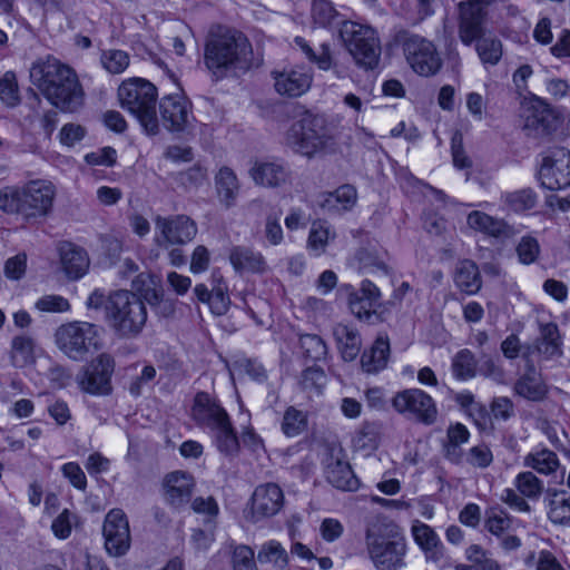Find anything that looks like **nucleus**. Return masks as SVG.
<instances>
[{
	"label": "nucleus",
	"instance_id": "obj_1",
	"mask_svg": "<svg viewBox=\"0 0 570 570\" xmlns=\"http://www.w3.org/2000/svg\"><path fill=\"white\" fill-rule=\"evenodd\" d=\"M30 80L52 106L63 112H75L85 102V90L76 71L53 57L33 62Z\"/></svg>",
	"mask_w": 570,
	"mask_h": 570
},
{
	"label": "nucleus",
	"instance_id": "obj_2",
	"mask_svg": "<svg viewBox=\"0 0 570 570\" xmlns=\"http://www.w3.org/2000/svg\"><path fill=\"white\" fill-rule=\"evenodd\" d=\"M252 45L240 32L226 27H215L205 43L204 62L210 73L222 79L232 70L248 68Z\"/></svg>",
	"mask_w": 570,
	"mask_h": 570
},
{
	"label": "nucleus",
	"instance_id": "obj_3",
	"mask_svg": "<svg viewBox=\"0 0 570 570\" xmlns=\"http://www.w3.org/2000/svg\"><path fill=\"white\" fill-rule=\"evenodd\" d=\"M190 416L195 424L206 431L219 452L234 455L239 442L230 417L220 402L207 392H198L193 402Z\"/></svg>",
	"mask_w": 570,
	"mask_h": 570
},
{
	"label": "nucleus",
	"instance_id": "obj_4",
	"mask_svg": "<svg viewBox=\"0 0 570 570\" xmlns=\"http://www.w3.org/2000/svg\"><path fill=\"white\" fill-rule=\"evenodd\" d=\"M365 543L376 570H400L405 567L406 541L394 522L379 518L371 521Z\"/></svg>",
	"mask_w": 570,
	"mask_h": 570
},
{
	"label": "nucleus",
	"instance_id": "obj_5",
	"mask_svg": "<svg viewBox=\"0 0 570 570\" xmlns=\"http://www.w3.org/2000/svg\"><path fill=\"white\" fill-rule=\"evenodd\" d=\"M157 95V88L141 78L126 80L118 88L121 107L138 119L148 135L159 132L156 115Z\"/></svg>",
	"mask_w": 570,
	"mask_h": 570
},
{
	"label": "nucleus",
	"instance_id": "obj_6",
	"mask_svg": "<svg viewBox=\"0 0 570 570\" xmlns=\"http://www.w3.org/2000/svg\"><path fill=\"white\" fill-rule=\"evenodd\" d=\"M105 311L109 325L121 337L137 336L147 321L145 304L129 291L112 293L107 299Z\"/></svg>",
	"mask_w": 570,
	"mask_h": 570
},
{
	"label": "nucleus",
	"instance_id": "obj_7",
	"mask_svg": "<svg viewBox=\"0 0 570 570\" xmlns=\"http://www.w3.org/2000/svg\"><path fill=\"white\" fill-rule=\"evenodd\" d=\"M330 141L331 135L325 119L308 111L291 126L285 136L286 145L306 157L322 153Z\"/></svg>",
	"mask_w": 570,
	"mask_h": 570
},
{
	"label": "nucleus",
	"instance_id": "obj_8",
	"mask_svg": "<svg viewBox=\"0 0 570 570\" xmlns=\"http://www.w3.org/2000/svg\"><path fill=\"white\" fill-rule=\"evenodd\" d=\"M340 36L355 63L364 70H373L381 58V42L376 30L357 22H344Z\"/></svg>",
	"mask_w": 570,
	"mask_h": 570
},
{
	"label": "nucleus",
	"instance_id": "obj_9",
	"mask_svg": "<svg viewBox=\"0 0 570 570\" xmlns=\"http://www.w3.org/2000/svg\"><path fill=\"white\" fill-rule=\"evenodd\" d=\"M394 43L402 47L406 61L417 75L429 77L441 69L442 60L432 41L400 30L394 36Z\"/></svg>",
	"mask_w": 570,
	"mask_h": 570
},
{
	"label": "nucleus",
	"instance_id": "obj_10",
	"mask_svg": "<svg viewBox=\"0 0 570 570\" xmlns=\"http://www.w3.org/2000/svg\"><path fill=\"white\" fill-rule=\"evenodd\" d=\"M98 328L89 322L73 321L55 332L57 347L70 360L82 361L97 347Z\"/></svg>",
	"mask_w": 570,
	"mask_h": 570
},
{
	"label": "nucleus",
	"instance_id": "obj_11",
	"mask_svg": "<svg viewBox=\"0 0 570 570\" xmlns=\"http://www.w3.org/2000/svg\"><path fill=\"white\" fill-rule=\"evenodd\" d=\"M392 406L399 414L425 425L433 424L438 419L435 401L421 389H406L397 392L392 399Z\"/></svg>",
	"mask_w": 570,
	"mask_h": 570
},
{
	"label": "nucleus",
	"instance_id": "obj_12",
	"mask_svg": "<svg viewBox=\"0 0 570 570\" xmlns=\"http://www.w3.org/2000/svg\"><path fill=\"white\" fill-rule=\"evenodd\" d=\"M514 489L502 491L500 500L517 512L529 513L531 507L527 500L538 501L544 492V483L532 471H523L513 480Z\"/></svg>",
	"mask_w": 570,
	"mask_h": 570
},
{
	"label": "nucleus",
	"instance_id": "obj_13",
	"mask_svg": "<svg viewBox=\"0 0 570 570\" xmlns=\"http://www.w3.org/2000/svg\"><path fill=\"white\" fill-rule=\"evenodd\" d=\"M196 223L186 215L157 216L155 218V242L159 247L185 245L197 235Z\"/></svg>",
	"mask_w": 570,
	"mask_h": 570
},
{
	"label": "nucleus",
	"instance_id": "obj_14",
	"mask_svg": "<svg viewBox=\"0 0 570 570\" xmlns=\"http://www.w3.org/2000/svg\"><path fill=\"white\" fill-rule=\"evenodd\" d=\"M487 6L484 0H465L458 4V33L464 46L469 47L484 36Z\"/></svg>",
	"mask_w": 570,
	"mask_h": 570
},
{
	"label": "nucleus",
	"instance_id": "obj_15",
	"mask_svg": "<svg viewBox=\"0 0 570 570\" xmlns=\"http://www.w3.org/2000/svg\"><path fill=\"white\" fill-rule=\"evenodd\" d=\"M275 91L285 98H298L312 87L313 71L303 65L286 66L271 72Z\"/></svg>",
	"mask_w": 570,
	"mask_h": 570
},
{
	"label": "nucleus",
	"instance_id": "obj_16",
	"mask_svg": "<svg viewBox=\"0 0 570 570\" xmlns=\"http://www.w3.org/2000/svg\"><path fill=\"white\" fill-rule=\"evenodd\" d=\"M541 186L558 190L570 186V153L564 148H556L543 156L539 169Z\"/></svg>",
	"mask_w": 570,
	"mask_h": 570
},
{
	"label": "nucleus",
	"instance_id": "obj_17",
	"mask_svg": "<svg viewBox=\"0 0 570 570\" xmlns=\"http://www.w3.org/2000/svg\"><path fill=\"white\" fill-rule=\"evenodd\" d=\"M102 533L105 547L109 554L120 557L129 550V522L126 513L121 509H111L106 514Z\"/></svg>",
	"mask_w": 570,
	"mask_h": 570
},
{
	"label": "nucleus",
	"instance_id": "obj_18",
	"mask_svg": "<svg viewBox=\"0 0 570 570\" xmlns=\"http://www.w3.org/2000/svg\"><path fill=\"white\" fill-rule=\"evenodd\" d=\"M115 362L108 354L98 355L79 376L80 387L90 394L105 395L111 391V375Z\"/></svg>",
	"mask_w": 570,
	"mask_h": 570
},
{
	"label": "nucleus",
	"instance_id": "obj_19",
	"mask_svg": "<svg viewBox=\"0 0 570 570\" xmlns=\"http://www.w3.org/2000/svg\"><path fill=\"white\" fill-rule=\"evenodd\" d=\"M159 111L163 125L175 132L185 130L194 119L191 104L181 94H170L161 98Z\"/></svg>",
	"mask_w": 570,
	"mask_h": 570
},
{
	"label": "nucleus",
	"instance_id": "obj_20",
	"mask_svg": "<svg viewBox=\"0 0 570 570\" xmlns=\"http://www.w3.org/2000/svg\"><path fill=\"white\" fill-rule=\"evenodd\" d=\"M381 293L377 286L368 279L361 284L360 291L348 293V307L352 314L360 321L372 323L377 317L376 309L380 306Z\"/></svg>",
	"mask_w": 570,
	"mask_h": 570
},
{
	"label": "nucleus",
	"instance_id": "obj_21",
	"mask_svg": "<svg viewBox=\"0 0 570 570\" xmlns=\"http://www.w3.org/2000/svg\"><path fill=\"white\" fill-rule=\"evenodd\" d=\"M55 198V187L45 180H33L23 187V215L42 216L49 213Z\"/></svg>",
	"mask_w": 570,
	"mask_h": 570
},
{
	"label": "nucleus",
	"instance_id": "obj_22",
	"mask_svg": "<svg viewBox=\"0 0 570 570\" xmlns=\"http://www.w3.org/2000/svg\"><path fill=\"white\" fill-rule=\"evenodd\" d=\"M284 505V493L276 483L258 485L252 495V518L259 521L277 514Z\"/></svg>",
	"mask_w": 570,
	"mask_h": 570
},
{
	"label": "nucleus",
	"instance_id": "obj_23",
	"mask_svg": "<svg viewBox=\"0 0 570 570\" xmlns=\"http://www.w3.org/2000/svg\"><path fill=\"white\" fill-rule=\"evenodd\" d=\"M228 259L237 274L263 275L268 272L269 266L264 255L252 247L236 245L229 249Z\"/></svg>",
	"mask_w": 570,
	"mask_h": 570
},
{
	"label": "nucleus",
	"instance_id": "obj_24",
	"mask_svg": "<svg viewBox=\"0 0 570 570\" xmlns=\"http://www.w3.org/2000/svg\"><path fill=\"white\" fill-rule=\"evenodd\" d=\"M166 500L175 508L185 505L190 501L195 488L191 474L184 471H174L166 475L164 481Z\"/></svg>",
	"mask_w": 570,
	"mask_h": 570
},
{
	"label": "nucleus",
	"instance_id": "obj_25",
	"mask_svg": "<svg viewBox=\"0 0 570 570\" xmlns=\"http://www.w3.org/2000/svg\"><path fill=\"white\" fill-rule=\"evenodd\" d=\"M249 176L256 185L278 187L289 178V171L279 160H256L249 169Z\"/></svg>",
	"mask_w": 570,
	"mask_h": 570
},
{
	"label": "nucleus",
	"instance_id": "obj_26",
	"mask_svg": "<svg viewBox=\"0 0 570 570\" xmlns=\"http://www.w3.org/2000/svg\"><path fill=\"white\" fill-rule=\"evenodd\" d=\"M357 200V191L352 185H342L334 191L322 193L316 198L320 208L327 213L341 214L351 210Z\"/></svg>",
	"mask_w": 570,
	"mask_h": 570
},
{
	"label": "nucleus",
	"instance_id": "obj_27",
	"mask_svg": "<svg viewBox=\"0 0 570 570\" xmlns=\"http://www.w3.org/2000/svg\"><path fill=\"white\" fill-rule=\"evenodd\" d=\"M332 333L342 358L345 362L354 361L362 347L358 331L351 324L340 322L333 326Z\"/></svg>",
	"mask_w": 570,
	"mask_h": 570
},
{
	"label": "nucleus",
	"instance_id": "obj_28",
	"mask_svg": "<svg viewBox=\"0 0 570 570\" xmlns=\"http://www.w3.org/2000/svg\"><path fill=\"white\" fill-rule=\"evenodd\" d=\"M214 180L219 203L226 208L233 207L240 190V183L236 173L228 166H222Z\"/></svg>",
	"mask_w": 570,
	"mask_h": 570
},
{
	"label": "nucleus",
	"instance_id": "obj_29",
	"mask_svg": "<svg viewBox=\"0 0 570 570\" xmlns=\"http://www.w3.org/2000/svg\"><path fill=\"white\" fill-rule=\"evenodd\" d=\"M469 227L495 238H508L513 235V228L503 219L488 215L484 212L474 210L468 215Z\"/></svg>",
	"mask_w": 570,
	"mask_h": 570
},
{
	"label": "nucleus",
	"instance_id": "obj_30",
	"mask_svg": "<svg viewBox=\"0 0 570 570\" xmlns=\"http://www.w3.org/2000/svg\"><path fill=\"white\" fill-rule=\"evenodd\" d=\"M60 258L62 269L70 279L82 277L89 267L86 252L71 243L60 246Z\"/></svg>",
	"mask_w": 570,
	"mask_h": 570
},
{
	"label": "nucleus",
	"instance_id": "obj_31",
	"mask_svg": "<svg viewBox=\"0 0 570 570\" xmlns=\"http://www.w3.org/2000/svg\"><path fill=\"white\" fill-rule=\"evenodd\" d=\"M513 391L517 395L532 402L542 401L548 393L547 385L533 366H529L524 374L517 380Z\"/></svg>",
	"mask_w": 570,
	"mask_h": 570
},
{
	"label": "nucleus",
	"instance_id": "obj_32",
	"mask_svg": "<svg viewBox=\"0 0 570 570\" xmlns=\"http://www.w3.org/2000/svg\"><path fill=\"white\" fill-rule=\"evenodd\" d=\"M523 465L539 474L551 476L557 473L561 463L556 452L546 446H537L523 458Z\"/></svg>",
	"mask_w": 570,
	"mask_h": 570
},
{
	"label": "nucleus",
	"instance_id": "obj_33",
	"mask_svg": "<svg viewBox=\"0 0 570 570\" xmlns=\"http://www.w3.org/2000/svg\"><path fill=\"white\" fill-rule=\"evenodd\" d=\"M556 125L553 110L543 100H535L529 108L525 118V129L533 130L535 135L549 134Z\"/></svg>",
	"mask_w": 570,
	"mask_h": 570
},
{
	"label": "nucleus",
	"instance_id": "obj_34",
	"mask_svg": "<svg viewBox=\"0 0 570 570\" xmlns=\"http://www.w3.org/2000/svg\"><path fill=\"white\" fill-rule=\"evenodd\" d=\"M36 360V341L32 336L20 334L12 337L9 348L10 364L16 368H23Z\"/></svg>",
	"mask_w": 570,
	"mask_h": 570
},
{
	"label": "nucleus",
	"instance_id": "obj_35",
	"mask_svg": "<svg viewBox=\"0 0 570 570\" xmlns=\"http://www.w3.org/2000/svg\"><path fill=\"white\" fill-rule=\"evenodd\" d=\"M537 350L544 360H554L562 356V341L557 324H540Z\"/></svg>",
	"mask_w": 570,
	"mask_h": 570
},
{
	"label": "nucleus",
	"instance_id": "obj_36",
	"mask_svg": "<svg viewBox=\"0 0 570 570\" xmlns=\"http://www.w3.org/2000/svg\"><path fill=\"white\" fill-rule=\"evenodd\" d=\"M390 356V342L386 336H379L370 350L361 357L362 368L370 374L384 370Z\"/></svg>",
	"mask_w": 570,
	"mask_h": 570
},
{
	"label": "nucleus",
	"instance_id": "obj_37",
	"mask_svg": "<svg viewBox=\"0 0 570 570\" xmlns=\"http://www.w3.org/2000/svg\"><path fill=\"white\" fill-rule=\"evenodd\" d=\"M326 479L333 487L344 491H356L360 485L350 464L341 460L326 466Z\"/></svg>",
	"mask_w": 570,
	"mask_h": 570
},
{
	"label": "nucleus",
	"instance_id": "obj_38",
	"mask_svg": "<svg viewBox=\"0 0 570 570\" xmlns=\"http://www.w3.org/2000/svg\"><path fill=\"white\" fill-rule=\"evenodd\" d=\"M454 283L468 295L478 293L482 286L478 265L470 259L460 262L455 271Z\"/></svg>",
	"mask_w": 570,
	"mask_h": 570
},
{
	"label": "nucleus",
	"instance_id": "obj_39",
	"mask_svg": "<svg viewBox=\"0 0 570 570\" xmlns=\"http://www.w3.org/2000/svg\"><path fill=\"white\" fill-rule=\"evenodd\" d=\"M538 200V194L530 187L507 191L501 195V203L504 208L517 214L534 209Z\"/></svg>",
	"mask_w": 570,
	"mask_h": 570
},
{
	"label": "nucleus",
	"instance_id": "obj_40",
	"mask_svg": "<svg viewBox=\"0 0 570 570\" xmlns=\"http://www.w3.org/2000/svg\"><path fill=\"white\" fill-rule=\"evenodd\" d=\"M257 561L262 566H271L275 570H283L289 562V556L281 542L268 540L259 546Z\"/></svg>",
	"mask_w": 570,
	"mask_h": 570
},
{
	"label": "nucleus",
	"instance_id": "obj_41",
	"mask_svg": "<svg viewBox=\"0 0 570 570\" xmlns=\"http://www.w3.org/2000/svg\"><path fill=\"white\" fill-rule=\"evenodd\" d=\"M465 559L468 562L455 564V570H502L499 562L479 544H471L465 549Z\"/></svg>",
	"mask_w": 570,
	"mask_h": 570
},
{
	"label": "nucleus",
	"instance_id": "obj_42",
	"mask_svg": "<svg viewBox=\"0 0 570 570\" xmlns=\"http://www.w3.org/2000/svg\"><path fill=\"white\" fill-rule=\"evenodd\" d=\"M294 42L303 51L305 57L311 62L315 63L320 70L327 71V70L336 68L333 52H332L331 46L328 43L324 42V43L320 45L318 49L315 50L302 37H296L294 39Z\"/></svg>",
	"mask_w": 570,
	"mask_h": 570
},
{
	"label": "nucleus",
	"instance_id": "obj_43",
	"mask_svg": "<svg viewBox=\"0 0 570 570\" xmlns=\"http://www.w3.org/2000/svg\"><path fill=\"white\" fill-rule=\"evenodd\" d=\"M312 19L314 24L321 28H342V23L348 22L343 20L340 12L328 0H315L312 4Z\"/></svg>",
	"mask_w": 570,
	"mask_h": 570
},
{
	"label": "nucleus",
	"instance_id": "obj_44",
	"mask_svg": "<svg viewBox=\"0 0 570 570\" xmlns=\"http://www.w3.org/2000/svg\"><path fill=\"white\" fill-rule=\"evenodd\" d=\"M547 514L554 524H569L570 495L564 491H553L548 500Z\"/></svg>",
	"mask_w": 570,
	"mask_h": 570
},
{
	"label": "nucleus",
	"instance_id": "obj_45",
	"mask_svg": "<svg viewBox=\"0 0 570 570\" xmlns=\"http://www.w3.org/2000/svg\"><path fill=\"white\" fill-rule=\"evenodd\" d=\"M333 238H335V232L331 229L326 222H314L309 229L307 247L315 256H320L325 252L330 239Z\"/></svg>",
	"mask_w": 570,
	"mask_h": 570
},
{
	"label": "nucleus",
	"instance_id": "obj_46",
	"mask_svg": "<svg viewBox=\"0 0 570 570\" xmlns=\"http://www.w3.org/2000/svg\"><path fill=\"white\" fill-rule=\"evenodd\" d=\"M307 413L298 410L295 406L286 407L282 422L281 430L287 438H295L301 435L307 429Z\"/></svg>",
	"mask_w": 570,
	"mask_h": 570
},
{
	"label": "nucleus",
	"instance_id": "obj_47",
	"mask_svg": "<svg viewBox=\"0 0 570 570\" xmlns=\"http://www.w3.org/2000/svg\"><path fill=\"white\" fill-rule=\"evenodd\" d=\"M475 42V50L482 63L495 66L502 57V43L495 38L481 37Z\"/></svg>",
	"mask_w": 570,
	"mask_h": 570
},
{
	"label": "nucleus",
	"instance_id": "obj_48",
	"mask_svg": "<svg viewBox=\"0 0 570 570\" xmlns=\"http://www.w3.org/2000/svg\"><path fill=\"white\" fill-rule=\"evenodd\" d=\"M452 372L459 380L474 377L476 373V362L473 353L466 348L458 352L452 361Z\"/></svg>",
	"mask_w": 570,
	"mask_h": 570
},
{
	"label": "nucleus",
	"instance_id": "obj_49",
	"mask_svg": "<svg viewBox=\"0 0 570 570\" xmlns=\"http://www.w3.org/2000/svg\"><path fill=\"white\" fill-rule=\"evenodd\" d=\"M513 524V518L507 512L498 509L487 511L484 527L495 537H501L509 532Z\"/></svg>",
	"mask_w": 570,
	"mask_h": 570
},
{
	"label": "nucleus",
	"instance_id": "obj_50",
	"mask_svg": "<svg viewBox=\"0 0 570 570\" xmlns=\"http://www.w3.org/2000/svg\"><path fill=\"white\" fill-rule=\"evenodd\" d=\"M411 532L415 543L425 552L434 550L440 543L435 531L430 525L419 520L413 522Z\"/></svg>",
	"mask_w": 570,
	"mask_h": 570
},
{
	"label": "nucleus",
	"instance_id": "obj_51",
	"mask_svg": "<svg viewBox=\"0 0 570 570\" xmlns=\"http://www.w3.org/2000/svg\"><path fill=\"white\" fill-rule=\"evenodd\" d=\"M326 381L327 377L323 368L312 366L303 371L299 384L305 392L320 395L326 385Z\"/></svg>",
	"mask_w": 570,
	"mask_h": 570
},
{
	"label": "nucleus",
	"instance_id": "obj_52",
	"mask_svg": "<svg viewBox=\"0 0 570 570\" xmlns=\"http://www.w3.org/2000/svg\"><path fill=\"white\" fill-rule=\"evenodd\" d=\"M100 61L106 71L112 75H119L128 68L130 58L124 50L109 49L102 51Z\"/></svg>",
	"mask_w": 570,
	"mask_h": 570
},
{
	"label": "nucleus",
	"instance_id": "obj_53",
	"mask_svg": "<svg viewBox=\"0 0 570 570\" xmlns=\"http://www.w3.org/2000/svg\"><path fill=\"white\" fill-rule=\"evenodd\" d=\"M299 344L304 356L312 361H321L327 354V346L321 336L316 334H304L299 337Z\"/></svg>",
	"mask_w": 570,
	"mask_h": 570
},
{
	"label": "nucleus",
	"instance_id": "obj_54",
	"mask_svg": "<svg viewBox=\"0 0 570 570\" xmlns=\"http://www.w3.org/2000/svg\"><path fill=\"white\" fill-rule=\"evenodd\" d=\"M132 287L150 305H155L160 302L161 291L160 288H157L153 276L148 274L138 275L137 278L132 282Z\"/></svg>",
	"mask_w": 570,
	"mask_h": 570
},
{
	"label": "nucleus",
	"instance_id": "obj_55",
	"mask_svg": "<svg viewBox=\"0 0 570 570\" xmlns=\"http://www.w3.org/2000/svg\"><path fill=\"white\" fill-rule=\"evenodd\" d=\"M0 209L23 215V188L6 187L0 190Z\"/></svg>",
	"mask_w": 570,
	"mask_h": 570
},
{
	"label": "nucleus",
	"instance_id": "obj_56",
	"mask_svg": "<svg viewBox=\"0 0 570 570\" xmlns=\"http://www.w3.org/2000/svg\"><path fill=\"white\" fill-rule=\"evenodd\" d=\"M518 259L523 265L533 264L540 255V245L537 238L527 235L521 237L515 248Z\"/></svg>",
	"mask_w": 570,
	"mask_h": 570
},
{
	"label": "nucleus",
	"instance_id": "obj_57",
	"mask_svg": "<svg viewBox=\"0 0 570 570\" xmlns=\"http://www.w3.org/2000/svg\"><path fill=\"white\" fill-rule=\"evenodd\" d=\"M230 562L233 570H258L254 550L246 544H238L233 549Z\"/></svg>",
	"mask_w": 570,
	"mask_h": 570
},
{
	"label": "nucleus",
	"instance_id": "obj_58",
	"mask_svg": "<svg viewBox=\"0 0 570 570\" xmlns=\"http://www.w3.org/2000/svg\"><path fill=\"white\" fill-rule=\"evenodd\" d=\"M493 462V454L487 444H478L469 449L464 463L475 469H487Z\"/></svg>",
	"mask_w": 570,
	"mask_h": 570
},
{
	"label": "nucleus",
	"instance_id": "obj_59",
	"mask_svg": "<svg viewBox=\"0 0 570 570\" xmlns=\"http://www.w3.org/2000/svg\"><path fill=\"white\" fill-rule=\"evenodd\" d=\"M380 435V426L376 423L365 422L355 435V443L361 449H376Z\"/></svg>",
	"mask_w": 570,
	"mask_h": 570
},
{
	"label": "nucleus",
	"instance_id": "obj_60",
	"mask_svg": "<svg viewBox=\"0 0 570 570\" xmlns=\"http://www.w3.org/2000/svg\"><path fill=\"white\" fill-rule=\"evenodd\" d=\"M35 307L46 313H65L70 309V304L67 298L61 295H45L40 297Z\"/></svg>",
	"mask_w": 570,
	"mask_h": 570
},
{
	"label": "nucleus",
	"instance_id": "obj_61",
	"mask_svg": "<svg viewBox=\"0 0 570 570\" xmlns=\"http://www.w3.org/2000/svg\"><path fill=\"white\" fill-rule=\"evenodd\" d=\"M210 311L215 315H224L227 313L229 305H230V298L228 295V288L227 285H214L212 288V298L208 303Z\"/></svg>",
	"mask_w": 570,
	"mask_h": 570
},
{
	"label": "nucleus",
	"instance_id": "obj_62",
	"mask_svg": "<svg viewBox=\"0 0 570 570\" xmlns=\"http://www.w3.org/2000/svg\"><path fill=\"white\" fill-rule=\"evenodd\" d=\"M0 99L7 106H14L19 101L18 85L12 72H6L0 78Z\"/></svg>",
	"mask_w": 570,
	"mask_h": 570
},
{
	"label": "nucleus",
	"instance_id": "obj_63",
	"mask_svg": "<svg viewBox=\"0 0 570 570\" xmlns=\"http://www.w3.org/2000/svg\"><path fill=\"white\" fill-rule=\"evenodd\" d=\"M191 509L195 513L203 514L207 518V522L214 521L218 513L219 507L217 501L213 497H197L191 502Z\"/></svg>",
	"mask_w": 570,
	"mask_h": 570
},
{
	"label": "nucleus",
	"instance_id": "obj_64",
	"mask_svg": "<svg viewBox=\"0 0 570 570\" xmlns=\"http://www.w3.org/2000/svg\"><path fill=\"white\" fill-rule=\"evenodd\" d=\"M490 411L495 420L508 421L514 416V404L508 396H497L490 404Z\"/></svg>",
	"mask_w": 570,
	"mask_h": 570
}]
</instances>
